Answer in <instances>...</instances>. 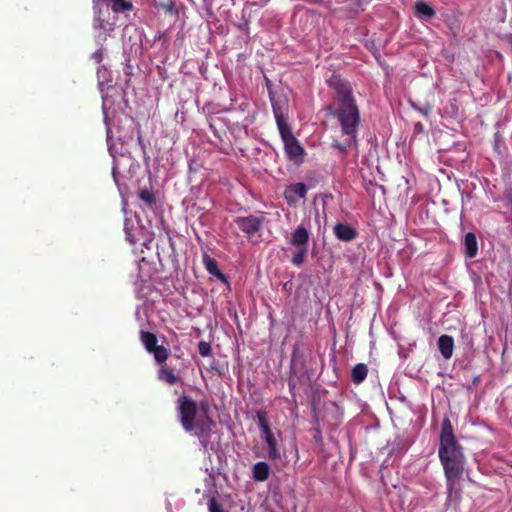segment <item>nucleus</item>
<instances>
[{"mask_svg": "<svg viewBox=\"0 0 512 512\" xmlns=\"http://www.w3.org/2000/svg\"><path fill=\"white\" fill-rule=\"evenodd\" d=\"M438 456L443 466L447 498V508L457 509L462 499L460 480L464 472L465 456L449 418H444L439 436Z\"/></svg>", "mask_w": 512, "mask_h": 512, "instance_id": "nucleus-1", "label": "nucleus"}, {"mask_svg": "<svg viewBox=\"0 0 512 512\" xmlns=\"http://www.w3.org/2000/svg\"><path fill=\"white\" fill-rule=\"evenodd\" d=\"M328 83L335 90L336 106L329 105L326 111L329 115L337 118L342 134L348 136V139L343 143L335 145L341 152L345 153L349 147L357 145L356 134L360 124V112L348 81L338 76H332Z\"/></svg>", "mask_w": 512, "mask_h": 512, "instance_id": "nucleus-2", "label": "nucleus"}, {"mask_svg": "<svg viewBox=\"0 0 512 512\" xmlns=\"http://www.w3.org/2000/svg\"><path fill=\"white\" fill-rule=\"evenodd\" d=\"M177 413L182 428L198 438L204 449L209 448L215 421L208 415L209 405L201 402L199 405L191 397L183 394L177 399Z\"/></svg>", "mask_w": 512, "mask_h": 512, "instance_id": "nucleus-3", "label": "nucleus"}, {"mask_svg": "<svg viewBox=\"0 0 512 512\" xmlns=\"http://www.w3.org/2000/svg\"><path fill=\"white\" fill-rule=\"evenodd\" d=\"M256 418L258 426L261 430V437L266 442L268 447V458L270 460H276L280 458V452L278 449V442L275 438L270 424L267 419V413L264 410H258L256 412Z\"/></svg>", "mask_w": 512, "mask_h": 512, "instance_id": "nucleus-4", "label": "nucleus"}, {"mask_svg": "<svg viewBox=\"0 0 512 512\" xmlns=\"http://www.w3.org/2000/svg\"><path fill=\"white\" fill-rule=\"evenodd\" d=\"M284 143L285 152L288 158L295 163H301L304 155V148L293 135L290 126L278 129Z\"/></svg>", "mask_w": 512, "mask_h": 512, "instance_id": "nucleus-5", "label": "nucleus"}, {"mask_svg": "<svg viewBox=\"0 0 512 512\" xmlns=\"http://www.w3.org/2000/svg\"><path fill=\"white\" fill-rule=\"evenodd\" d=\"M140 340L146 351L153 354L154 359L158 364H162L168 359L170 350L162 345L157 344L158 339L156 334L149 331H141Z\"/></svg>", "mask_w": 512, "mask_h": 512, "instance_id": "nucleus-6", "label": "nucleus"}, {"mask_svg": "<svg viewBox=\"0 0 512 512\" xmlns=\"http://www.w3.org/2000/svg\"><path fill=\"white\" fill-rule=\"evenodd\" d=\"M265 218L255 215L238 216L234 219V223L245 234L252 235L259 232L264 224Z\"/></svg>", "mask_w": 512, "mask_h": 512, "instance_id": "nucleus-7", "label": "nucleus"}, {"mask_svg": "<svg viewBox=\"0 0 512 512\" xmlns=\"http://www.w3.org/2000/svg\"><path fill=\"white\" fill-rule=\"evenodd\" d=\"M341 420V413L339 411V406L335 403L327 406L325 411L321 417V421L324 425H326L330 430H335L338 428Z\"/></svg>", "mask_w": 512, "mask_h": 512, "instance_id": "nucleus-8", "label": "nucleus"}, {"mask_svg": "<svg viewBox=\"0 0 512 512\" xmlns=\"http://www.w3.org/2000/svg\"><path fill=\"white\" fill-rule=\"evenodd\" d=\"M307 187L304 183H295L288 186L284 192V197L289 204L296 202V197L306 198Z\"/></svg>", "mask_w": 512, "mask_h": 512, "instance_id": "nucleus-9", "label": "nucleus"}, {"mask_svg": "<svg viewBox=\"0 0 512 512\" xmlns=\"http://www.w3.org/2000/svg\"><path fill=\"white\" fill-rule=\"evenodd\" d=\"M309 231L303 225H299L291 235L290 244L294 247H308Z\"/></svg>", "mask_w": 512, "mask_h": 512, "instance_id": "nucleus-10", "label": "nucleus"}, {"mask_svg": "<svg viewBox=\"0 0 512 512\" xmlns=\"http://www.w3.org/2000/svg\"><path fill=\"white\" fill-rule=\"evenodd\" d=\"M334 234L336 235V237L339 240L345 241V242L354 240L358 235L355 228H353L352 226H350L348 224H343V223H337L334 226Z\"/></svg>", "mask_w": 512, "mask_h": 512, "instance_id": "nucleus-11", "label": "nucleus"}, {"mask_svg": "<svg viewBox=\"0 0 512 512\" xmlns=\"http://www.w3.org/2000/svg\"><path fill=\"white\" fill-rule=\"evenodd\" d=\"M203 264L207 272L215 276L218 280L227 283L226 275L219 269L217 261L210 257L207 253L202 256Z\"/></svg>", "mask_w": 512, "mask_h": 512, "instance_id": "nucleus-12", "label": "nucleus"}, {"mask_svg": "<svg viewBox=\"0 0 512 512\" xmlns=\"http://www.w3.org/2000/svg\"><path fill=\"white\" fill-rule=\"evenodd\" d=\"M162 364L163 365H161L157 373L158 380L163 381L169 385H175L181 381V378L174 373L172 368L165 364V362Z\"/></svg>", "mask_w": 512, "mask_h": 512, "instance_id": "nucleus-13", "label": "nucleus"}, {"mask_svg": "<svg viewBox=\"0 0 512 512\" xmlns=\"http://www.w3.org/2000/svg\"><path fill=\"white\" fill-rule=\"evenodd\" d=\"M464 254L467 258H474L478 253V244L476 235L473 232H468L463 240Z\"/></svg>", "mask_w": 512, "mask_h": 512, "instance_id": "nucleus-14", "label": "nucleus"}, {"mask_svg": "<svg viewBox=\"0 0 512 512\" xmlns=\"http://www.w3.org/2000/svg\"><path fill=\"white\" fill-rule=\"evenodd\" d=\"M438 348L444 359H450L454 349L453 337L449 335H441L438 339Z\"/></svg>", "mask_w": 512, "mask_h": 512, "instance_id": "nucleus-15", "label": "nucleus"}, {"mask_svg": "<svg viewBox=\"0 0 512 512\" xmlns=\"http://www.w3.org/2000/svg\"><path fill=\"white\" fill-rule=\"evenodd\" d=\"M414 14L416 17L427 21L432 19L436 12L430 4L423 1H418L414 6Z\"/></svg>", "mask_w": 512, "mask_h": 512, "instance_id": "nucleus-16", "label": "nucleus"}, {"mask_svg": "<svg viewBox=\"0 0 512 512\" xmlns=\"http://www.w3.org/2000/svg\"><path fill=\"white\" fill-rule=\"evenodd\" d=\"M269 98L271 101L273 114H274L278 129H281L282 127L284 128L286 126H289L288 123L284 119L282 108H281L279 102L275 99L271 90H269Z\"/></svg>", "mask_w": 512, "mask_h": 512, "instance_id": "nucleus-17", "label": "nucleus"}, {"mask_svg": "<svg viewBox=\"0 0 512 512\" xmlns=\"http://www.w3.org/2000/svg\"><path fill=\"white\" fill-rule=\"evenodd\" d=\"M252 472L255 481L264 482L269 477L270 467L266 462L260 461L254 464Z\"/></svg>", "mask_w": 512, "mask_h": 512, "instance_id": "nucleus-18", "label": "nucleus"}, {"mask_svg": "<svg viewBox=\"0 0 512 512\" xmlns=\"http://www.w3.org/2000/svg\"><path fill=\"white\" fill-rule=\"evenodd\" d=\"M94 9V27L98 29H106V24L108 23V20L106 19L105 14L109 16L108 8H106V11H103L100 2L97 1L94 5Z\"/></svg>", "mask_w": 512, "mask_h": 512, "instance_id": "nucleus-19", "label": "nucleus"}, {"mask_svg": "<svg viewBox=\"0 0 512 512\" xmlns=\"http://www.w3.org/2000/svg\"><path fill=\"white\" fill-rule=\"evenodd\" d=\"M368 374V367L364 363L356 364L351 371V379L353 383L360 384L362 383Z\"/></svg>", "mask_w": 512, "mask_h": 512, "instance_id": "nucleus-20", "label": "nucleus"}, {"mask_svg": "<svg viewBox=\"0 0 512 512\" xmlns=\"http://www.w3.org/2000/svg\"><path fill=\"white\" fill-rule=\"evenodd\" d=\"M109 5L114 13H123L133 9V4L129 0H109Z\"/></svg>", "mask_w": 512, "mask_h": 512, "instance_id": "nucleus-21", "label": "nucleus"}, {"mask_svg": "<svg viewBox=\"0 0 512 512\" xmlns=\"http://www.w3.org/2000/svg\"><path fill=\"white\" fill-rule=\"evenodd\" d=\"M298 250L293 254L291 258V263L297 267L301 266L308 253V247H296Z\"/></svg>", "mask_w": 512, "mask_h": 512, "instance_id": "nucleus-22", "label": "nucleus"}, {"mask_svg": "<svg viewBox=\"0 0 512 512\" xmlns=\"http://www.w3.org/2000/svg\"><path fill=\"white\" fill-rule=\"evenodd\" d=\"M139 198L150 208L156 205V197L154 193L147 188L140 190Z\"/></svg>", "mask_w": 512, "mask_h": 512, "instance_id": "nucleus-23", "label": "nucleus"}, {"mask_svg": "<svg viewBox=\"0 0 512 512\" xmlns=\"http://www.w3.org/2000/svg\"><path fill=\"white\" fill-rule=\"evenodd\" d=\"M198 352L202 357L209 356L212 352L210 343L206 341H200L198 344Z\"/></svg>", "mask_w": 512, "mask_h": 512, "instance_id": "nucleus-24", "label": "nucleus"}, {"mask_svg": "<svg viewBox=\"0 0 512 512\" xmlns=\"http://www.w3.org/2000/svg\"><path fill=\"white\" fill-rule=\"evenodd\" d=\"M317 427L312 429V436L316 444L321 445L323 442L321 428L319 427V418L316 417Z\"/></svg>", "mask_w": 512, "mask_h": 512, "instance_id": "nucleus-25", "label": "nucleus"}, {"mask_svg": "<svg viewBox=\"0 0 512 512\" xmlns=\"http://www.w3.org/2000/svg\"><path fill=\"white\" fill-rule=\"evenodd\" d=\"M209 512H225L222 505L215 498L210 499L208 504Z\"/></svg>", "mask_w": 512, "mask_h": 512, "instance_id": "nucleus-26", "label": "nucleus"}, {"mask_svg": "<svg viewBox=\"0 0 512 512\" xmlns=\"http://www.w3.org/2000/svg\"><path fill=\"white\" fill-rule=\"evenodd\" d=\"M92 59L97 63V64H100L103 60V57H104V53H103V49L102 48H99L97 51H95L93 54H92Z\"/></svg>", "mask_w": 512, "mask_h": 512, "instance_id": "nucleus-27", "label": "nucleus"}, {"mask_svg": "<svg viewBox=\"0 0 512 512\" xmlns=\"http://www.w3.org/2000/svg\"><path fill=\"white\" fill-rule=\"evenodd\" d=\"M161 7L168 13H173L174 11V4L172 2L162 3Z\"/></svg>", "mask_w": 512, "mask_h": 512, "instance_id": "nucleus-28", "label": "nucleus"}, {"mask_svg": "<svg viewBox=\"0 0 512 512\" xmlns=\"http://www.w3.org/2000/svg\"><path fill=\"white\" fill-rule=\"evenodd\" d=\"M248 107H249V103L248 102H242V103L239 104V109L242 112L247 111Z\"/></svg>", "mask_w": 512, "mask_h": 512, "instance_id": "nucleus-29", "label": "nucleus"}, {"mask_svg": "<svg viewBox=\"0 0 512 512\" xmlns=\"http://www.w3.org/2000/svg\"><path fill=\"white\" fill-rule=\"evenodd\" d=\"M127 240L131 243V244H134L135 243V239L129 234L127 233Z\"/></svg>", "mask_w": 512, "mask_h": 512, "instance_id": "nucleus-30", "label": "nucleus"}, {"mask_svg": "<svg viewBox=\"0 0 512 512\" xmlns=\"http://www.w3.org/2000/svg\"><path fill=\"white\" fill-rule=\"evenodd\" d=\"M429 110H430V108H427V109H425V110H422V113H423V114H425V115H427V114H428V112H429Z\"/></svg>", "mask_w": 512, "mask_h": 512, "instance_id": "nucleus-31", "label": "nucleus"}, {"mask_svg": "<svg viewBox=\"0 0 512 512\" xmlns=\"http://www.w3.org/2000/svg\"><path fill=\"white\" fill-rule=\"evenodd\" d=\"M318 2H320L321 0H317Z\"/></svg>", "mask_w": 512, "mask_h": 512, "instance_id": "nucleus-32", "label": "nucleus"}]
</instances>
